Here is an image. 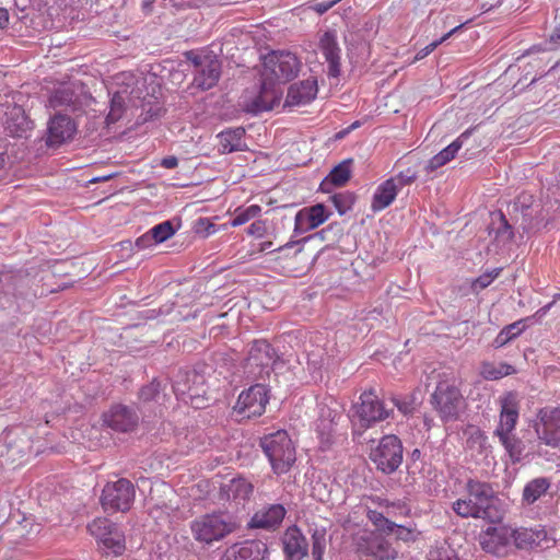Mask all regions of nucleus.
I'll return each mask as SVG.
<instances>
[{"mask_svg": "<svg viewBox=\"0 0 560 560\" xmlns=\"http://www.w3.org/2000/svg\"><path fill=\"white\" fill-rule=\"evenodd\" d=\"M393 402L405 416L413 413L418 405L415 394H408L402 397H394Z\"/></svg>", "mask_w": 560, "mask_h": 560, "instance_id": "obj_47", "label": "nucleus"}, {"mask_svg": "<svg viewBox=\"0 0 560 560\" xmlns=\"http://www.w3.org/2000/svg\"><path fill=\"white\" fill-rule=\"evenodd\" d=\"M279 359L276 350L267 340H255L248 352V363L250 365L270 369Z\"/></svg>", "mask_w": 560, "mask_h": 560, "instance_id": "obj_26", "label": "nucleus"}, {"mask_svg": "<svg viewBox=\"0 0 560 560\" xmlns=\"http://www.w3.org/2000/svg\"><path fill=\"white\" fill-rule=\"evenodd\" d=\"M495 436L499 439L500 443L509 454L512 463H520L523 459L525 444L520 438L515 435L514 432L499 434Z\"/></svg>", "mask_w": 560, "mask_h": 560, "instance_id": "obj_37", "label": "nucleus"}, {"mask_svg": "<svg viewBox=\"0 0 560 560\" xmlns=\"http://www.w3.org/2000/svg\"><path fill=\"white\" fill-rule=\"evenodd\" d=\"M302 67L299 57L289 50H272L264 56L261 77L273 85L298 77Z\"/></svg>", "mask_w": 560, "mask_h": 560, "instance_id": "obj_6", "label": "nucleus"}, {"mask_svg": "<svg viewBox=\"0 0 560 560\" xmlns=\"http://www.w3.org/2000/svg\"><path fill=\"white\" fill-rule=\"evenodd\" d=\"M483 551L497 557L508 556L512 545V527L509 525L488 526L478 538Z\"/></svg>", "mask_w": 560, "mask_h": 560, "instance_id": "obj_13", "label": "nucleus"}, {"mask_svg": "<svg viewBox=\"0 0 560 560\" xmlns=\"http://www.w3.org/2000/svg\"><path fill=\"white\" fill-rule=\"evenodd\" d=\"M281 93L276 86L262 78L260 89L257 95L249 100H244L243 109L254 116L273 109L280 102Z\"/></svg>", "mask_w": 560, "mask_h": 560, "instance_id": "obj_17", "label": "nucleus"}, {"mask_svg": "<svg viewBox=\"0 0 560 560\" xmlns=\"http://www.w3.org/2000/svg\"><path fill=\"white\" fill-rule=\"evenodd\" d=\"M88 530L96 538L107 555L120 556L126 550L124 533L109 520L95 518L88 525Z\"/></svg>", "mask_w": 560, "mask_h": 560, "instance_id": "obj_9", "label": "nucleus"}, {"mask_svg": "<svg viewBox=\"0 0 560 560\" xmlns=\"http://www.w3.org/2000/svg\"><path fill=\"white\" fill-rule=\"evenodd\" d=\"M530 320L532 317H526L506 325L495 337L494 346L497 348H501L520 336L525 330L527 323Z\"/></svg>", "mask_w": 560, "mask_h": 560, "instance_id": "obj_38", "label": "nucleus"}, {"mask_svg": "<svg viewBox=\"0 0 560 560\" xmlns=\"http://www.w3.org/2000/svg\"><path fill=\"white\" fill-rule=\"evenodd\" d=\"M366 552L376 560H395L398 551L383 537H375L366 545Z\"/></svg>", "mask_w": 560, "mask_h": 560, "instance_id": "obj_36", "label": "nucleus"}, {"mask_svg": "<svg viewBox=\"0 0 560 560\" xmlns=\"http://www.w3.org/2000/svg\"><path fill=\"white\" fill-rule=\"evenodd\" d=\"M268 400L265 385L255 384L238 395L233 409L243 418L259 417L265 412Z\"/></svg>", "mask_w": 560, "mask_h": 560, "instance_id": "obj_14", "label": "nucleus"}, {"mask_svg": "<svg viewBox=\"0 0 560 560\" xmlns=\"http://www.w3.org/2000/svg\"><path fill=\"white\" fill-rule=\"evenodd\" d=\"M176 230L177 228L173 225V222L171 220H167L154 225L149 231L151 232L152 237H154L155 242L160 244L172 237L175 234Z\"/></svg>", "mask_w": 560, "mask_h": 560, "instance_id": "obj_42", "label": "nucleus"}, {"mask_svg": "<svg viewBox=\"0 0 560 560\" xmlns=\"http://www.w3.org/2000/svg\"><path fill=\"white\" fill-rule=\"evenodd\" d=\"M366 517L378 530L382 532L388 533V530L393 529V526H396V523L389 521L383 513L376 510H369Z\"/></svg>", "mask_w": 560, "mask_h": 560, "instance_id": "obj_46", "label": "nucleus"}, {"mask_svg": "<svg viewBox=\"0 0 560 560\" xmlns=\"http://www.w3.org/2000/svg\"><path fill=\"white\" fill-rule=\"evenodd\" d=\"M283 550L288 560H302L307 555L306 539L296 527L285 532Z\"/></svg>", "mask_w": 560, "mask_h": 560, "instance_id": "obj_29", "label": "nucleus"}, {"mask_svg": "<svg viewBox=\"0 0 560 560\" xmlns=\"http://www.w3.org/2000/svg\"><path fill=\"white\" fill-rule=\"evenodd\" d=\"M262 230H264V226H262V223L261 222H254L249 225L248 228V234H252V235H261L262 233Z\"/></svg>", "mask_w": 560, "mask_h": 560, "instance_id": "obj_61", "label": "nucleus"}, {"mask_svg": "<svg viewBox=\"0 0 560 560\" xmlns=\"http://www.w3.org/2000/svg\"><path fill=\"white\" fill-rule=\"evenodd\" d=\"M393 178L396 179V184L398 185V190H399L404 186L413 183L417 178V175H416V172L408 168L406 172H400L396 177H393Z\"/></svg>", "mask_w": 560, "mask_h": 560, "instance_id": "obj_55", "label": "nucleus"}, {"mask_svg": "<svg viewBox=\"0 0 560 560\" xmlns=\"http://www.w3.org/2000/svg\"><path fill=\"white\" fill-rule=\"evenodd\" d=\"M308 238L310 237H305V238H303L301 241H298V242H288L285 245L280 246L276 250L281 252V250H283L285 248H289V247H292V246H295V245H300L301 242H306ZM260 247H261V250H270V252L275 250V249H272V242H264V243H261Z\"/></svg>", "mask_w": 560, "mask_h": 560, "instance_id": "obj_58", "label": "nucleus"}, {"mask_svg": "<svg viewBox=\"0 0 560 560\" xmlns=\"http://www.w3.org/2000/svg\"><path fill=\"white\" fill-rule=\"evenodd\" d=\"M551 485V479L548 477H536L528 480L522 491L521 505L523 508L533 506L548 494Z\"/></svg>", "mask_w": 560, "mask_h": 560, "instance_id": "obj_25", "label": "nucleus"}, {"mask_svg": "<svg viewBox=\"0 0 560 560\" xmlns=\"http://www.w3.org/2000/svg\"><path fill=\"white\" fill-rule=\"evenodd\" d=\"M185 57L191 62L194 79L190 89L208 91L214 88L221 77L222 62L212 50L185 52Z\"/></svg>", "mask_w": 560, "mask_h": 560, "instance_id": "obj_5", "label": "nucleus"}, {"mask_svg": "<svg viewBox=\"0 0 560 560\" xmlns=\"http://www.w3.org/2000/svg\"><path fill=\"white\" fill-rule=\"evenodd\" d=\"M500 415L494 435L515 431L520 417V398L517 393L508 392L499 398Z\"/></svg>", "mask_w": 560, "mask_h": 560, "instance_id": "obj_16", "label": "nucleus"}, {"mask_svg": "<svg viewBox=\"0 0 560 560\" xmlns=\"http://www.w3.org/2000/svg\"><path fill=\"white\" fill-rule=\"evenodd\" d=\"M261 211L258 205H252L245 209L237 208L231 220L232 226H240L247 223L249 220L256 218Z\"/></svg>", "mask_w": 560, "mask_h": 560, "instance_id": "obj_41", "label": "nucleus"}, {"mask_svg": "<svg viewBox=\"0 0 560 560\" xmlns=\"http://www.w3.org/2000/svg\"><path fill=\"white\" fill-rule=\"evenodd\" d=\"M244 136L245 129L243 127H236L221 131L218 135L220 151L222 153L244 151L246 149Z\"/></svg>", "mask_w": 560, "mask_h": 560, "instance_id": "obj_33", "label": "nucleus"}, {"mask_svg": "<svg viewBox=\"0 0 560 560\" xmlns=\"http://www.w3.org/2000/svg\"><path fill=\"white\" fill-rule=\"evenodd\" d=\"M489 235L501 244H506L514 237L513 225L502 211L491 212V222L488 226Z\"/></svg>", "mask_w": 560, "mask_h": 560, "instance_id": "obj_31", "label": "nucleus"}, {"mask_svg": "<svg viewBox=\"0 0 560 560\" xmlns=\"http://www.w3.org/2000/svg\"><path fill=\"white\" fill-rule=\"evenodd\" d=\"M16 277L0 269V299L14 294Z\"/></svg>", "mask_w": 560, "mask_h": 560, "instance_id": "obj_50", "label": "nucleus"}, {"mask_svg": "<svg viewBox=\"0 0 560 560\" xmlns=\"http://www.w3.org/2000/svg\"><path fill=\"white\" fill-rule=\"evenodd\" d=\"M177 165H178V159L173 155L163 158L161 161V166L168 168V170L175 168Z\"/></svg>", "mask_w": 560, "mask_h": 560, "instance_id": "obj_60", "label": "nucleus"}, {"mask_svg": "<svg viewBox=\"0 0 560 560\" xmlns=\"http://www.w3.org/2000/svg\"><path fill=\"white\" fill-rule=\"evenodd\" d=\"M544 537L545 533L542 530L512 527V544L518 549H529L538 546Z\"/></svg>", "mask_w": 560, "mask_h": 560, "instance_id": "obj_34", "label": "nucleus"}, {"mask_svg": "<svg viewBox=\"0 0 560 560\" xmlns=\"http://www.w3.org/2000/svg\"><path fill=\"white\" fill-rule=\"evenodd\" d=\"M502 271V268H494L490 271H487L482 275H480L478 278H476L472 283H471V288L474 291L478 292V291H481L483 289H486L487 287H489L492 281L498 278L500 276Z\"/></svg>", "mask_w": 560, "mask_h": 560, "instance_id": "obj_48", "label": "nucleus"}, {"mask_svg": "<svg viewBox=\"0 0 560 560\" xmlns=\"http://www.w3.org/2000/svg\"><path fill=\"white\" fill-rule=\"evenodd\" d=\"M398 194V185L396 179L388 178L383 182L375 190L371 203V208L374 212L382 211L395 200Z\"/></svg>", "mask_w": 560, "mask_h": 560, "instance_id": "obj_32", "label": "nucleus"}, {"mask_svg": "<svg viewBox=\"0 0 560 560\" xmlns=\"http://www.w3.org/2000/svg\"><path fill=\"white\" fill-rule=\"evenodd\" d=\"M466 497L453 503V511L463 518H481L490 523L501 522L504 516L502 502L492 485L478 479H468Z\"/></svg>", "mask_w": 560, "mask_h": 560, "instance_id": "obj_1", "label": "nucleus"}, {"mask_svg": "<svg viewBox=\"0 0 560 560\" xmlns=\"http://www.w3.org/2000/svg\"><path fill=\"white\" fill-rule=\"evenodd\" d=\"M340 0H329V1H320V2H315L313 5H312V9L318 13V14H324L326 13L328 10H330L335 4H337Z\"/></svg>", "mask_w": 560, "mask_h": 560, "instance_id": "obj_57", "label": "nucleus"}, {"mask_svg": "<svg viewBox=\"0 0 560 560\" xmlns=\"http://www.w3.org/2000/svg\"><path fill=\"white\" fill-rule=\"evenodd\" d=\"M462 24L452 28L448 33H446L445 35H443L440 39L438 40H434L432 43H430L429 45H427L424 48L420 49L416 57H415V60H421L423 58H425L427 56H429L440 44H442L443 42H445L448 37H451L454 33H456L459 28H462Z\"/></svg>", "mask_w": 560, "mask_h": 560, "instance_id": "obj_52", "label": "nucleus"}, {"mask_svg": "<svg viewBox=\"0 0 560 560\" xmlns=\"http://www.w3.org/2000/svg\"><path fill=\"white\" fill-rule=\"evenodd\" d=\"M114 176H115V174H108V175H104V176L93 177L92 179H90V183L94 184V183H100V182H107V180L112 179Z\"/></svg>", "mask_w": 560, "mask_h": 560, "instance_id": "obj_64", "label": "nucleus"}, {"mask_svg": "<svg viewBox=\"0 0 560 560\" xmlns=\"http://www.w3.org/2000/svg\"><path fill=\"white\" fill-rule=\"evenodd\" d=\"M533 427L541 443L551 447L560 445V408H540Z\"/></svg>", "mask_w": 560, "mask_h": 560, "instance_id": "obj_12", "label": "nucleus"}, {"mask_svg": "<svg viewBox=\"0 0 560 560\" xmlns=\"http://www.w3.org/2000/svg\"><path fill=\"white\" fill-rule=\"evenodd\" d=\"M429 560H459L450 547H436L429 552Z\"/></svg>", "mask_w": 560, "mask_h": 560, "instance_id": "obj_53", "label": "nucleus"}, {"mask_svg": "<svg viewBox=\"0 0 560 560\" xmlns=\"http://www.w3.org/2000/svg\"><path fill=\"white\" fill-rule=\"evenodd\" d=\"M222 560H268V547L261 540H245L229 547Z\"/></svg>", "mask_w": 560, "mask_h": 560, "instance_id": "obj_18", "label": "nucleus"}, {"mask_svg": "<svg viewBox=\"0 0 560 560\" xmlns=\"http://www.w3.org/2000/svg\"><path fill=\"white\" fill-rule=\"evenodd\" d=\"M351 159L343 160L336 165L322 180L319 185L320 191L330 194L334 188L346 185L351 177Z\"/></svg>", "mask_w": 560, "mask_h": 560, "instance_id": "obj_28", "label": "nucleus"}, {"mask_svg": "<svg viewBox=\"0 0 560 560\" xmlns=\"http://www.w3.org/2000/svg\"><path fill=\"white\" fill-rule=\"evenodd\" d=\"M515 372V369L508 363H492L483 362L481 365L480 374L486 380H500L504 376L511 375Z\"/></svg>", "mask_w": 560, "mask_h": 560, "instance_id": "obj_39", "label": "nucleus"}, {"mask_svg": "<svg viewBox=\"0 0 560 560\" xmlns=\"http://www.w3.org/2000/svg\"><path fill=\"white\" fill-rule=\"evenodd\" d=\"M330 215L323 203H316L298 211L294 219L295 234H302L316 229L323 224Z\"/></svg>", "mask_w": 560, "mask_h": 560, "instance_id": "obj_19", "label": "nucleus"}, {"mask_svg": "<svg viewBox=\"0 0 560 560\" xmlns=\"http://www.w3.org/2000/svg\"><path fill=\"white\" fill-rule=\"evenodd\" d=\"M259 446L277 475L288 472L296 460L295 447L285 430L264 435L259 440Z\"/></svg>", "mask_w": 560, "mask_h": 560, "instance_id": "obj_4", "label": "nucleus"}, {"mask_svg": "<svg viewBox=\"0 0 560 560\" xmlns=\"http://www.w3.org/2000/svg\"><path fill=\"white\" fill-rule=\"evenodd\" d=\"M460 380L452 372L439 374L430 404L442 422H453L459 419L465 409V398L460 390Z\"/></svg>", "mask_w": 560, "mask_h": 560, "instance_id": "obj_2", "label": "nucleus"}, {"mask_svg": "<svg viewBox=\"0 0 560 560\" xmlns=\"http://www.w3.org/2000/svg\"><path fill=\"white\" fill-rule=\"evenodd\" d=\"M388 533L394 534L398 540L404 542H415L421 535L416 526H405L399 524L393 526V529L388 530Z\"/></svg>", "mask_w": 560, "mask_h": 560, "instance_id": "obj_43", "label": "nucleus"}, {"mask_svg": "<svg viewBox=\"0 0 560 560\" xmlns=\"http://www.w3.org/2000/svg\"><path fill=\"white\" fill-rule=\"evenodd\" d=\"M173 392L177 399L188 404H198L205 390V376L195 370L179 369L173 378ZM200 408L199 405H196Z\"/></svg>", "mask_w": 560, "mask_h": 560, "instance_id": "obj_11", "label": "nucleus"}, {"mask_svg": "<svg viewBox=\"0 0 560 560\" xmlns=\"http://www.w3.org/2000/svg\"><path fill=\"white\" fill-rule=\"evenodd\" d=\"M369 458L375 468L385 475L395 472L404 459V446L395 434H387L378 441H372Z\"/></svg>", "mask_w": 560, "mask_h": 560, "instance_id": "obj_7", "label": "nucleus"}, {"mask_svg": "<svg viewBox=\"0 0 560 560\" xmlns=\"http://www.w3.org/2000/svg\"><path fill=\"white\" fill-rule=\"evenodd\" d=\"M560 300V294H555L553 299L550 303L546 304L545 306L540 307L532 317L533 318H542L550 310L551 307L557 303V301Z\"/></svg>", "mask_w": 560, "mask_h": 560, "instance_id": "obj_59", "label": "nucleus"}, {"mask_svg": "<svg viewBox=\"0 0 560 560\" xmlns=\"http://www.w3.org/2000/svg\"><path fill=\"white\" fill-rule=\"evenodd\" d=\"M326 548V530L314 529L312 534V556L314 560H323V556Z\"/></svg>", "mask_w": 560, "mask_h": 560, "instance_id": "obj_44", "label": "nucleus"}, {"mask_svg": "<svg viewBox=\"0 0 560 560\" xmlns=\"http://www.w3.org/2000/svg\"><path fill=\"white\" fill-rule=\"evenodd\" d=\"M73 102V93L69 89H58L49 98L52 107L68 106Z\"/></svg>", "mask_w": 560, "mask_h": 560, "instance_id": "obj_49", "label": "nucleus"}, {"mask_svg": "<svg viewBox=\"0 0 560 560\" xmlns=\"http://www.w3.org/2000/svg\"><path fill=\"white\" fill-rule=\"evenodd\" d=\"M232 491L235 493L236 497L246 499L253 492V486L243 479L233 480Z\"/></svg>", "mask_w": 560, "mask_h": 560, "instance_id": "obj_54", "label": "nucleus"}, {"mask_svg": "<svg viewBox=\"0 0 560 560\" xmlns=\"http://www.w3.org/2000/svg\"><path fill=\"white\" fill-rule=\"evenodd\" d=\"M158 243L155 242L154 237H152V234L150 231H148L147 233H144L143 235L139 236L133 246L140 250V249H145V248H149V247H152L154 245H156Z\"/></svg>", "mask_w": 560, "mask_h": 560, "instance_id": "obj_56", "label": "nucleus"}, {"mask_svg": "<svg viewBox=\"0 0 560 560\" xmlns=\"http://www.w3.org/2000/svg\"><path fill=\"white\" fill-rule=\"evenodd\" d=\"M192 231L201 237H208L209 235L213 234L217 230L215 225L211 222L209 218L200 217L194 222Z\"/></svg>", "mask_w": 560, "mask_h": 560, "instance_id": "obj_51", "label": "nucleus"}, {"mask_svg": "<svg viewBox=\"0 0 560 560\" xmlns=\"http://www.w3.org/2000/svg\"><path fill=\"white\" fill-rule=\"evenodd\" d=\"M329 200L332 202L337 212L340 215L346 214L349 210L352 209V206L355 202V195L351 191H341L336 192L329 196Z\"/></svg>", "mask_w": 560, "mask_h": 560, "instance_id": "obj_40", "label": "nucleus"}, {"mask_svg": "<svg viewBox=\"0 0 560 560\" xmlns=\"http://www.w3.org/2000/svg\"><path fill=\"white\" fill-rule=\"evenodd\" d=\"M285 513L282 504H270L257 511L249 525L254 528L276 529L282 523Z\"/></svg>", "mask_w": 560, "mask_h": 560, "instance_id": "obj_23", "label": "nucleus"}, {"mask_svg": "<svg viewBox=\"0 0 560 560\" xmlns=\"http://www.w3.org/2000/svg\"><path fill=\"white\" fill-rule=\"evenodd\" d=\"M359 400L352 406V420L357 421L363 429H368L390 416V411L385 408L383 401L373 390L362 393Z\"/></svg>", "mask_w": 560, "mask_h": 560, "instance_id": "obj_10", "label": "nucleus"}, {"mask_svg": "<svg viewBox=\"0 0 560 560\" xmlns=\"http://www.w3.org/2000/svg\"><path fill=\"white\" fill-rule=\"evenodd\" d=\"M166 387L167 383H163L159 378H153L150 383L143 385L139 389V402L142 406H149L151 404L162 406L167 399V395L165 393Z\"/></svg>", "mask_w": 560, "mask_h": 560, "instance_id": "obj_30", "label": "nucleus"}, {"mask_svg": "<svg viewBox=\"0 0 560 560\" xmlns=\"http://www.w3.org/2000/svg\"><path fill=\"white\" fill-rule=\"evenodd\" d=\"M130 104L133 107H138V104L136 103L135 98L128 94V91L121 90L117 91L113 94L110 100V108L109 113L106 117V120L108 124H114L118 121L126 109V105Z\"/></svg>", "mask_w": 560, "mask_h": 560, "instance_id": "obj_35", "label": "nucleus"}, {"mask_svg": "<svg viewBox=\"0 0 560 560\" xmlns=\"http://www.w3.org/2000/svg\"><path fill=\"white\" fill-rule=\"evenodd\" d=\"M319 49L328 63L327 73L329 77L337 78L341 70V49L338 45L335 31H326L319 38Z\"/></svg>", "mask_w": 560, "mask_h": 560, "instance_id": "obj_20", "label": "nucleus"}, {"mask_svg": "<svg viewBox=\"0 0 560 560\" xmlns=\"http://www.w3.org/2000/svg\"><path fill=\"white\" fill-rule=\"evenodd\" d=\"M550 43H560V24L553 30L552 34L550 35Z\"/></svg>", "mask_w": 560, "mask_h": 560, "instance_id": "obj_63", "label": "nucleus"}, {"mask_svg": "<svg viewBox=\"0 0 560 560\" xmlns=\"http://www.w3.org/2000/svg\"><path fill=\"white\" fill-rule=\"evenodd\" d=\"M105 425L117 432L133 431L139 422V416L133 407L116 404L102 416Z\"/></svg>", "mask_w": 560, "mask_h": 560, "instance_id": "obj_15", "label": "nucleus"}, {"mask_svg": "<svg viewBox=\"0 0 560 560\" xmlns=\"http://www.w3.org/2000/svg\"><path fill=\"white\" fill-rule=\"evenodd\" d=\"M240 527L237 518L229 512H214L201 515L190 523L196 541L211 545L220 541Z\"/></svg>", "mask_w": 560, "mask_h": 560, "instance_id": "obj_3", "label": "nucleus"}, {"mask_svg": "<svg viewBox=\"0 0 560 560\" xmlns=\"http://www.w3.org/2000/svg\"><path fill=\"white\" fill-rule=\"evenodd\" d=\"M4 129L11 137L27 138L33 122L20 106H12L5 112Z\"/></svg>", "mask_w": 560, "mask_h": 560, "instance_id": "obj_22", "label": "nucleus"}, {"mask_svg": "<svg viewBox=\"0 0 560 560\" xmlns=\"http://www.w3.org/2000/svg\"><path fill=\"white\" fill-rule=\"evenodd\" d=\"M152 100H153L152 96L149 100H147V97L144 96L140 101V104H138V106H140L142 109L141 115H144L143 121H148L150 119H154V118H158L161 116L162 106L156 101V98H154V101H152Z\"/></svg>", "mask_w": 560, "mask_h": 560, "instance_id": "obj_45", "label": "nucleus"}, {"mask_svg": "<svg viewBox=\"0 0 560 560\" xmlns=\"http://www.w3.org/2000/svg\"><path fill=\"white\" fill-rule=\"evenodd\" d=\"M475 128L466 129L459 137H457L451 144L431 158L428 162L427 170L433 172L439 167L445 165L453 160L464 142L472 135Z\"/></svg>", "mask_w": 560, "mask_h": 560, "instance_id": "obj_27", "label": "nucleus"}, {"mask_svg": "<svg viewBox=\"0 0 560 560\" xmlns=\"http://www.w3.org/2000/svg\"><path fill=\"white\" fill-rule=\"evenodd\" d=\"M317 90V81L314 79L294 83L288 90L285 105L301 106L308 104L316 97Z\"/></svg>", "mask_w": 560, "mask_h": 560, "instance_id": "obj_24", "label": "nucleus"}, {"mask_svg": "<svg viewBox=\"0 0 560 560\" xmlns=\"http://www.w3.org/2000/svg\"><path fill=\"white\" fill-rule=\"evenodd\" d=\"M9 23V13L4 8H0V30H3Z\"/></svg>", "mask_w": 560, "mask_h": 560, "instance_id": "obj_62", "label": "nucleus"}, {"mask_svg": "<svg viewBox=\"0 0 560 560\" xmlns=\"http://www.w3.org/2000/svg\"><path fill=\"white\" fill-rule=\"evenodd\" d=\"M136 497L133 483L120 478L117 481L107 482L102 491L101 504L105 512H127L131 509Z\"/></svg>", "mask_w": 560, "mask_h": 560, "instance_id": "obj_8", "label": "nucleus"}, {"mask_svg": "<svg viewBox=\"0 0 560 560\" xmlns=\"http://www.w3.org/2000/svg\"><path fill=\"white\" fill-rule=\"evenodd\" d=\"M75 131L71 118L65 115H55L48 124L46 143L48 147H59L70 140Z\"/></svg>", "mask_w": 560, "mask_h": 560, "instance_id": "obj_21", "label": "nucleus"}]
</instances>
